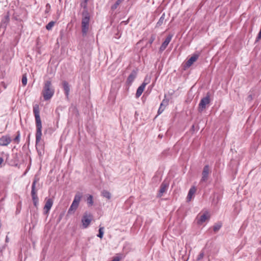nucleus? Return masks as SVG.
I'll list each match as a JSON object with an SVG mask.
<instances>
[{"instance_id":"obj_1","label":"nucleus","mask_w":261,"mask_h":261,"mask_svg":"<svg viewBox=\"0 0 261 261\" xmlns=\"http://www.w3.org/2000/svg\"><path fill=\"white\" fill-rule=\"evenodd\" d=\"M88 0H82L81 6L84 8L82 12V32L83 36H86L89 28L90 14L87 9Z\"/></svg>"},{"instance_id":"obj_2","label":"nucleus","mask_w":261,"mask_h":261,"mask_svg":"<svg viewBox=\"0 0 261 261\" xmlns=\"http://www.w3.org/2000/svg\"><path fill=\"white\" fill-rule=\"evenodd\" d=\"M33 113L35 118L36 125V144L37 145L40 141L42 136V123L40 117V109L38 105L36 104L33 106Z\"/></svg>"},{"instance_id":"obj_3","label":"nucleus","mask_w":261,"mask_h":261,"mask_svg":"<svg viewBox=\"0 0 261 261\" xmlns=\"http://www.w3.org/2000/svg\"><path fill=\"white\" fill-rule=\"evenodd\" d=\"M55 93V89L52 85L51 81L44 82L41 94L44 100L47 101L51 98Z\"/></svg>"},{"instance_id":"obj_4","label":"nucleus","mask_w":261,"mask_h":261,"mask_svg":"<svg viewBox=\"0 0 261 261\" xmlns=\"http://www.w3.org/2000/svg\"><path fill=\"white\" fill-rule=\"evenodd\" d=\"M82 196L83 194L82 193L77 192L76 193L73 201L68 211V214H72L74 213L79 205Z\"/></svg>"},{"instance_id":"obj_5","label":"nucleus","mask_w":261,"mask_h":261,"mask_svg":"<svg viewBox=\"0 0 261 261\" xmlns=\"http://www.w3.org/2000/svg\"><path fill=\"white\" fill-rule=\"evenodd\" d=\"M38 180L35 179L33 182L32 185V190H31V196L33 200V202L35 206L37 207L38 204V197L37 195V190H36V184Z\"/></svg>"},{"instance_id":"obj_6","label":"nucleus","mask_w":261,"mask_h":261,"mask_svg":"<svg viewBox=\"0 0 261 261\" xmlns=\"http://www.w3.org/2000/svg\"><path fill=\"white\" fill-rule=\"evenodd\" d=\"M210 102V93H207L205 97L202 98L199 103V111L202 112L206 108V106Z\"/></svg>"},{"instance_id":"obj_7","label":"nucleus","mask_w":261,"mask_h":261,"mask_svg":"<svg viewBox=\"0 0 261 261\" xmlns=\"http://www.w3.org/2000/svg\"><path fill=\"white\" fill-rule=\"evenodd\" d=\"M92 219V216L90 214L85 213L82 219V223L83 228H86L90 225Z\"/></svg>"},{"instance_id":"obj_8","label":"nucleus","mask_w":261,"mask_h":261,"mask_svg":"<svg viewBox=\"0 0 261 261\" xmlns=\"http://www.w3.org/2000/svg\"><path fill=\"white\" fill-rule=\"evenodd\" d=\"M210 172V170L208 165H205L202 172V178L200 182H205L207 180Z\"/></svg>"},{"instance_id":"obj_9","label":"nucleus","mask_w":261,"mask_h":261,"mask_svg":"<svg viewBox=\"0 0 261 261\" xmlns=\"http://www.w3.org/2000/svg\"><path fill=\"white\" fill-rule=\"evenodd\" d=\"M172 37H173L172 34H169L167 36V37L165 39V40L163 42V43L162 44V45L160 48V51L162 52L166 49V48L169 44V42L171 41Z\"/></svg>"},{"instance_id":"obj_10","label":"nucleus","mask_w":261,"mask_h":261,"mask_svg":"<svg viewBox=\"0 0 261 261\" xmlns=\"http://www.w3.org/2000/svg\"><path fill=\"white\" fill-rule=\"evenodd\" d=\"M53 204V200L51 198L46 199V202L44 206L45 214H47L50 211Z\"/></svg>"},{"instance_id":"obj_11","label":"nucleus","mask_w":261,"mask_h":261,"mask_svg":"<svg viewBox=\"0 0 261 261\" xmlns=\"http://www.w3.org/2000/svg\"><path fill=\"white\" fill-rule=\"evenodd\" d=\"M146 79L145 80L144 82L140 85L137 89V92L136 93V97L137 98H139L141 94H142L145 86L148 84V83L145 82Z\"/></svg>"},{"instance_id":"obj_12","label":"nucleus","mask_w":261,"mask_h":261,"mask_svg":"<svg viewBox=\"0 0 261 261\" xmlns=\"http://www.w3.org/2000/svg\"><path fill=\"white\" fill-rule=\"evenodd\" d=\"M168 188V184L163 182L162 183L160 188L158 194V196L161 197L163 196V194L165 193Z\"/></svg>"},{"instance_id":"obj_13","label":"nucleus","mask_w":261,"mask_h":261,"mask_svg":"<svg viewBox=\"0 0 261 261\" xmlns=\"http://www.w3.org/2000/svg\"><path fill=\"white\" fill-rule=\"evenodd\" d=\"M11 142L10 138L8 136H4L0 138V145L6 146Z\"/></svg>"},{"instance_id":"obj_14","label":"nucleus","mask_w":261,"mask_h":261,"mask_svg":"<svg viewBox=\"0 0 261 261\" xmlns=\"http://www.w3.org/2000/svg\"><path fill=\"white\" fill-rule=\"evenodd\" d=\"M199 57V55L195 54L193 55L186 62L187 67H190L195 61H197Z\"/></svg>"},{"instance_id":"obj_15","label":"nucleus","mask_w":261,"mask_h":261,"mask_svg":"<svg viewBox=\"0 0 261 261\" xmlns=\"http://www.w3.org/2000/svg\"><path fill=\"white\" fill-rule=\"evenodd\" d=\"M63 89L65 92V94L67 98H68L69 92H70V86L68 83L65 81L62 83Z\"/></svg>"},{"instance_id":"obj_16","label":"nucleus","mask_w":261,"mask_h":261,"mask_svg":"<svg viewBox=\"0 0 261 261\" xmlns=\"http://www.w3.org/2000/svg\"><path fill=\"white\" fill-rule=\"evenodd\" d=\"M196 191V188L195 187H192L190 188V190L189 191L188 196L187 197V201H190L195 193Z\"/></svg>"},{"instance_id":"obj_17","label":"nucleus","mask_w":261,"mask_h":261,"mask_svg":"<svg viewBox=\"0 0 261 261\" xmlns=\"http://www.w3.org/2000/svg\"><path fill=\"white\" fill-rule=\"evenodd\" d=\"M137 76V72L135 70H133L131 73L128 76L126 82L128 84H131Z\"/></svg>"},{"instance_id":"obj_18","label":"nucleus","mask_w":261,"mask_h":261,"mask_svg":"<svg viewBox=\"0 0 261 261\" xmlns=\"http://www.w3.org/2000/svg\"><path fill=\"white\" fill-rule=\"evenodd\" d=\"M208 217L207 216L206 213H204L201 216L199 217V218H197V223L199 225L202 224L203 222L205 221V220L208 219Z\"/></svg>"},{"instance_id":"obj_19","label":"nucleus","mask_w":261,"mask_h":261,"mask_svg":"<svg viewBox=\"0 0 261 261\" xmlns=\"http://www.w3.org/2000/svg\"><path fill=\"white\" fill-rule=\"evenodd\" d=\"M165 102L166 103V105H168V101L167 100L164 99L162 101V103H161L160 108L158 110V115H160L164 111L165 108V107H163V103Z\"/></svg>"},{"instance_id":"obj_20","label":"nucleus","mask_w":261,"mask_h":261,"mask_svg":"<svg viewBox=\"0 0 261 261\" xmlns=\"http://www.w3.org/2000/svg\"><path fill=\"white\" fill-rule=\"evenodd\" d=\"M125 0H117L116 3L111 6V10L114 11L116 9L119 5L123 3Z\"/></svg>"},{"instance_id":"obj_21","label":"nucleus","mask_w":261,"mask_h":261,"mask_svg":"<svg viewBox=\"0 0 261 261\" xmlns=\"http://www.w3.org/2000/svg\"><path fill=\"white\" fill-rule=\"evenodd\" d=\"M102 196L104 197H106L108 199H110L111 197V193L106 190H103L101 192Z\"/></svg>"},{"instance_id":"obj_22","label":"nucleus","mask_w":261,"mask_h":261,"mask_svg":"<svg viewBox=\"0 0 261 261\" xmlns=\"http://www.w3.org/2000/svg\"><path fill=\"white\" fill-rule=\"evenodd\" d=\"M165 14H163L156 23L157 27L161 26L164 23L165 20Z\"/></svg>"},{"instance_id":"obj_23","label":"nucleus","mask_w":261,"mask_h":261,"mask_svg":"<svg viewBox=\"0 0 261 261\" xmlns=\"http://www.w3.org/2000/svg\"><path fill=\"white\" fill-rule=\"evenodd\" d=\"M55 22L54 21H50L45 27L46 30L49 31L51 30L53 27L54 26Z\"/></svg>"},{"instance_id":"obj_24","label":"nucleus","mask_w":261,"mask_h":261,"mask_svg":"<svg viewBox=\"0 0 261 261\" xmlns=\"http://www.w3.org/2000/svg\"><path fill=\"white\" fill-rule=\"evenodd\" d=\"M104 227H100L99 229L98 234L97 235L98 237L101 239L103 237L104 231H103Z\"/></svg>"},{"instance_id":"obj_25","label":"nucleus","mask_w":261,"mask_h":261,"mask_svg":"<svg viewBox=\"0 0 261 261\" xmlns=\"http://www.w3.org/2000/svg\"><path fill=\"white\" fill-rule=\"evenodd\" d=\"M222 225L221 223L215 224L213 226V230L214 231H218L221 227Z\"/></svg>"},{"instance_id":"obj_26","label":"nucleus","mask_w":261,"mask_h":261,"mask_svg":"<svg viewBox=\"0 0 261 261\" xmlns=\"http://www.w3.org/2000/svg\"><path fill=\"white\" fill-rule=\"evenodd\" d=\"M87 203L89 206H91L93 204V196L92 195H89V196L87 198Z\"/></svg>"},{"instance_id":"obj_27","label":"nucleus","mask_w":261,"mask_h":261,"mask_svg":"<svg viewBox=\"0 0 261 261\" xmlns=\"http://www.w3.org/2000/svg\"><path fill=\"white\" fill-rule=\"evenodd\" d=\"M22 84L23 86H25L27 84V77L25 74H24L22 77Z\"/></svg>"},{"instance_id":"obj_28","label":"nucleus","mask_w":261,"mask_h":261,"mask_svg":"<svg viewBox=\"0 0 261 261\" xmlns=\"http://www.w3.org/2000/svg\"><path fill=\"white\" fill-rule=\"evenodd\" d=\"M203 256H204V253L201 252L198 255L197 259L198 260H199L201 259L203 257Z\"/></svg>"},{"instance_id":"obj_29","label":"nucleus","mask_w":261,"mask_h":261,"mask_svg":"<svg viewBox=\"0 0 261 261\" xmlns=\"http://www.w3.org/2000/svg\"><path fill=\"white\" fill-rule=\"evenodd\" d=\"M155 37L154 35H151V36L150 37V39L149 40V43L150 44H152V42L155 40Z\"/></svg>"},{"instance_id":"obj_30","label":"nucleus","mask_w":261,"mask_h":261,"mask_svg":"<svg viewBox=\"0 0 261 261\" xmlns=\"http://www.w3.org/2000/svg\"><path fill=\"white\" fill-rule=\"evenodd\" d=\"M120 258L118 256L115 257L111 261H119Z\"/></svg>"},{"instance_id":"obj_31","label":"nucleus","mask_w":261,"mask_h":261,"mask_svg":"<svg viewBox=\"0 0 261 261\" xmlns=\"http://www.w3.org/2000/svg\"><path fill=\"white\" fill-rule=\"evenodd\" d=\"M23 18L25 17L26 15H27V12L25 10L23 11Z\"/></svg>"},{"instance_id":"obj_32","label":"nucleus","mask_w":261,"mask_h":261,"mask_svg":"<svg viewBox=\"0 0 261 261\" xmlns=\"http://www.w3.org/2000/svg\"><path fill=\"white\" fill-rule=\"evenodd\" d=\"M4 161V160L2 158L0 157V165H1Z\"/></svg>"},{"instance_id":"obj_33","label":"nucleus","mask_w":261,"mask_h":261,"mask_svg":"<svg viewBox=\"0 0 261 261\" xmlns=\"http://www.w3.org/2000/svg\"><path fill=\"white\" fill-rule=\"evenodd\" d=\"M1 85L3 86L4 87V88L5 89L6 88V86H5V83H1Z\"/></svg>"},{"instance_id":"obj_34","label":"nucleus","mask_w":261,"mask_h":261,"mask_svg":"<svg viewBox=\"0 0 261 261\" xmlns=\"http://www.w3.org/2000/svg\"><path fill=\"white\" fill-rule=\"evenodd\" d=\"M248 98H249L250 99H252V95H249L248 96Z\"/></svg>"},{"instance_id":"obj_35","label":"nucleus","mask_w":261,"mask_h":261,"mask_svg":"<svg viewBox=\"0 0 261 261\" xmlns=\"http://www.w3.org/2000/svg\"><path fill=\"white\" fill-rule=\"evenodd\" d=\"M167 105H166V103H165V102L163 103V107H165V108L166 107V106Z\"/></svg>"},{"instance_id":"obj_36","label":"nucleus","mask_w":261,"mask_h":261,"mask_svg":"<svg viewBox=\"0 0 261 261\" xmlns=\"http://www.w3.org/2000/svg\"><path fill=\"white\" fill-rule=\"evenodd\" d=\"M19 137V134L17 133V141L18 140Z\"/></svg>"},{"instance_id":"obj_37","label":"nucleus","mask_w":261,"mask_h":261,"mask_svg":"<svg viewBox=\"0 0 261 261\" xmlns=\"http://www.w3.org/2000/svg\"><path fill=\"white\" fill-rule=\"evenodd\" d=\"M14 141L16 140V137H15L14 138Z\"/></svg>"},{"instance_id":"obj_38","label":"nucleus","mask_w":261,"mask_h":261,"mask_svg":"<svg viewBox=\"0 0 261 261\" xmlns=\"http://www.w3.org/2000/svg\"><path fill=\"white\" fill-rule=\"evenodd\" d=\"M6 242H7V241H8V237H6Z\"/></svg>"},{"instance_id":"obj_39","label":"nucleus","mask_w":261,"mask_h":261,"mask_svg":"<svg viewBox=\"0 0 261 261\" xmlns=\"http://www.w3.org/2000/svg\"><path fill=\"white\" fill-rule=\"evenodd\" d=\"M260 245H261V241L260 242Z\"/></svg>"}]
</instances>
